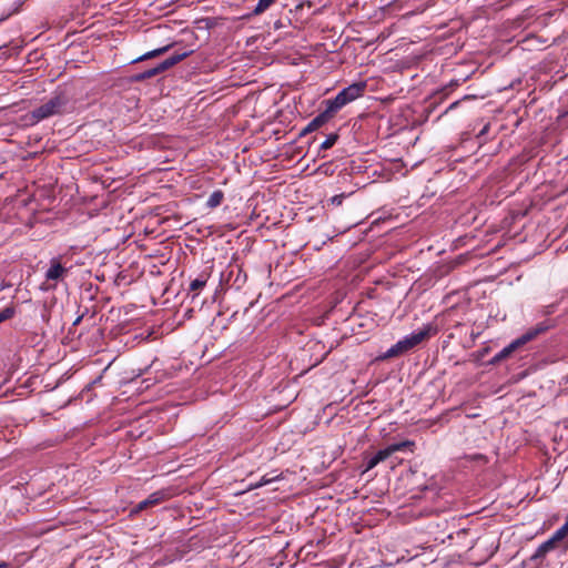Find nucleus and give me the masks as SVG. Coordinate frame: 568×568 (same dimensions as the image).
Wrapping results in <instances>:
<instances>
[{
	"label": "nucleus",
	"instance_id": "18",
	"mask_svg": "<svg viewBox=\"0 0 568 568\" xmlns=\"http://www.w3.org/2000/svg\"><path fill=\"white\" fill-rule=\"evenodd\" d=\"M14 314V310L12 307H6L4 310L0 311V323L11 318Z\"/></svg>",
	"mask_w": 568,
	"mask_h": 568
},
{
	"label": "nucleus",
	"instance_id": "16",
	"mask_svg": "<svg viewBox=\"0 0 568 568\" xmlns=\"http://www.w3.org/2000/svg\"><path fill=\"white\" fill-rule=\"evenodd\" d=\"M338 135L336 133L329 134L326 140L321 144V150L331 149L337 141Z\"/></svg>",
	"mask_w": 568,
	"mask_h": 568
},
{
	"label": "nucleus",
	"instance_id": "3",
	"mask_svg": "<svg viewBox=\"0 0 568 568\" xmlns=\"http://www.w3.org/2000/svg\"><path fill=\"white\" fill-rule=\"evenodd\" d=\"M568 535V524L560 527L558 530H556L552 536L542 542L535 551V554L531 556V560H542L546 555L555 549H558L561 544L564 542L565 538Z\"/></svg>",
	"mask_w": 568,
	"mask_h": 568
},
{
	"label": "nucleus",
	"instance_id": "23",
	"mask_svg": "<svg viewBox=\"0 0 568 568\" xmlns=\"http://www.w3.org/2000/svg\"><path fill=\"white\" fill-rule=\"evenodd\" d=\"M0 568H10V565L8 562L1 561Z\"/></svg>",
	"mask_w": 568,
	"mask_h": 568
},
{
	"label": "nucleus",
	"instance_id": "11",
	"mask_svg": "<svg viewBox=\"0 0 568 568\" xmlns=\"http://www.w3.org/2000/svg\"><path fill=\"white\" fill-rule=\"evenodd\" d=\"M519 348H520V346L517 344L516 339L513 341L509 345L504 347L499 353H497L494 356L493 363H499V362L506 359L507 357H509L514 352H516Z\"/></svg>",
	"mask_w": 568,
	"mask_h": 568
},
{
	"label": "nucleus",
	"instance_id": "19",
	"mask_svg": "<svg viewBox=\"0 0 568 568\" xmlns=\"http://www.w3.org/2000/svg\"><path fill=\"white\" fill-rule=\"evenodd\" d=\"M398 356L396 349L394 348V346H392L381 358L382 359H387V358H392V357H396Z\"/></svg>",
	"mask_w": 568,
	"mask_h": 568
},
{
	"label": "nucleus",
	"instance_id": "13",
	"mask_svg": "<svg viewBox=\"0 0 568 568\" xmlns=\"http://www.w3.org/2000/svg\"><path fill=\"white\" fill-rule=\"evenodd\" d=\"M224 200V193L221 191V190H216L214 191L207 199V202H206V205L207 207L210 209H215L219 205H221V203L223 202Z\"/></svg>",
	"mask_w": 568,
	"mask_h": 568
},
{
	"label": "nucleus",
	"instance_id": "7",
	"mask_svg": "<svg viewBox=\"0 0 568 568\" xmlns=\"http://www.w3.org/2000/svg\"><path fill=\"white\" fill-rule=\"evenodd\" d=\"M190 53H191V51H184L182 53H175V54L169 57L168 59H165L164 61H162L161 63H159L155 68H152V69H149V70L144 71L139 78L140 79L153 78L156 74H159V73L170 69L171 67L175 65L176 63H179L180 61L185 59Z\"/></svg>",
	"mask_w": 568,
	"mask_h": 568
},
{
	"label": "nucleus",
	"instance_id": "6",
	"mask_svg": "<svg viewBox=\"0 0 568 568\" xmlns=\"http://www.w3.org/2000/svg\"><path fill=\"white\" fill-rule=\"evenodd\" d=\"M68 275V268L61 264L60 258L54 257L50 260L49 268L45 272V288H54L59 281H62Z\"/></svg>",
	"mask_w": 568,
	"mask_h": 568
},
{
	"label": "nucleus",
	"instance_id": "1",
	"mask_svg": "<svg viewBox=\"0 0 568 568\" xmlns=\"http://www.w3.org/2000/svg\"><path fill=\"white\" fill-rule=\"evenodd\" d=\"M364 90L365 84L362 82L348 85L334 99H328L323 102L326 105L323 113L328 118V120H331L343 106L359 98L364 93Z\"/></svg>",
	"mask_w": 568,
	"mask_h": 568
},
{
	"label": "nucleus",
	"instance_id": "4",
	"mask_svg": "<svg viewBox=\"0 0 568 568\" xmlns=\"http://www.w3.org/2000/svg\"><path fill=\"white\" fill-rule=\"evenodd\" d=\"M413 445H414L413 442L404 440L400 443L392 444V445L387 446L386 448L378 450L373 457H371L367 460L366 470L373 469L375 466H377L379 463L389 458L396 452H402Z\"/></svg>",
	"mask_w": 568,
	"mask_h": 568
},
{
	"label": "nucleus",
	"instance_id": "20",
	"mask_svg": "<svg viewBox=\"0 0 568 568\" xmlns=\"http://www.w3.org/2000/svg\"><path fill=\"white\" fill-rule=\"evenodd\" d=\"M343 200H344V194H338V195L333 196L331 201L335 205H341L343 203Z\"/></svg>",
	"mask_w": 568,
	"mask_h": 568
},
{
	"label": "nucleus",
	"instance_id": "5",
	"mask_svg": "<svg viewBox=\"0 0 568 568\" xmlns=\"http://www.w3.org/2000/svg\"><path fill=\"white\" fill-rule=\"evenodd\" d=\"M413 445H414L413 442L404 440L400 443L392 444V445L387 446L386 448L378 450L373 457H371L367 460L366 470L373 469L375 466H377L379 463L389 458L396 452H402Z\"/></svg>",
	"mask_w": 568,
	"mask_h": 568
},
{
	"label": "nucleus",
	"instance_id": "12",
	"mask_svg": "<svg viewBox=\"0 0 568 568\" xmlns=\"http://www.w3.org/2000/svg\"><path fill=\"white\" fill-rule=\"evenodd\" d=\"M544 331H545V328L542 326H539V327H536V328H530L524 335H521L520 337L516 338V342L521 347L525 344H527L528 342L532 341L539 333H541Z\"/></svg>",
	"mask_w": 568,
	"mask_h": 568
},
{
	"label": "nucleus",
	"instance_id": "9",
	"mask_svg": "<svg viewBox=\"0 0 568 568\" xmlns=\"http://www.w3.org/2000/svg\"><path fill=\"white\" fill-rule=\"evenodd\" d=\"M166 497L168 494L162 490L154 491L146 499L140 501L133 511L139 513L149 507L155 506L166 499Z\"/></svg>",
	"mask_w": 568,
	"mask_h": 568
},
{
	"label": "nucleus",
	"instance_id": "14",
	"mask_svg": "<svg viewBox=\"0 0 568 568\" xmlns=\"http://www.w3.org/2000/svg\"><path fill=\"white\" fill-rule=\"evenodd\" d=\"M209 275L207 274H201L199 277L193 280L190 284V291H200L202 290L206 282H207Z\"/></svg>",
	"mask_w": 568,
	"mask_h": 568
},
{
	"label": "nucleus",
	"instance_id": "2",
	"mask_svg": "<svg viewBox=\"0 0 568 568\" xmlns=\"http://www.w3.org/2000/svg\"><path fill=\"white\" fill-rule=\"evenodd\" d=\"M67 97L62 93H57L40 106L36 108L31 112V116L36 122H39L41 120L59 114L67 105Z\"/></svg>",
	"mask_w": 568,
	"mask_h": 568
},
{
	"label": "nucleus",
	"instance_id": "22",
	"mask_svg": "<svg viewBox=\"0 0 568 568\" xmlns=\"http://www.w3.org/2000/svg\"><path fill=\"white\" fill-rule=\"evenodd\" d=\"M270 481H271V479H265V478H263V479L261 480V483H258V484L256 485V487L262 486V485H266V484H268Z\"/></svg>",
	"mask_w": 568,
	"mask_h": 568
},
{
	"label": "nucleus",
	"instance_id": "15",
	"mask_svg": "<svg viewBox=\"0 0 568 568\" xmlns=\"http://www.w3.org/2000/svg\"><path fill=\"white\" fill-rule=\"evenodd\" d=\"M277 0H258L256 7L253 10V13L258 16L265 12L271 6H273Z\"/></svg>",
	"mask_w": 568,
	"mask_h": 568
},
{
	"label": "nucleus",
	"instance_id": "21",
	"mask_svg": "<svg viewBox=\"0 0 568 568\" xmlns=\"http://www.w3.org/2000/svg\"><path fill=\"white\" fill-rule=\"evenodd\" d=\"M393 346H394V348L396 349V352H397L398 356L405 353V352H404V349L402 348V345L399 344V342H397V343H396L395 345H393Z\"/></svg>",
	"mask_w": 568,
	"mask_h": 568
},
{
	"label": "nucleus",
	"instance_id": "10",
	"mask_svg": "<svg viewBox=\"0 0 568 568\" xmlns=\"http://www.w3.org/2000/svg\"><path fill=\"white\" fill-rule=\"evenodd\" d=\"M329 120L328 118L322 112L317 116H315L300 133L301 136L314 132L321 126H323L325 123H327Z\"/></svg>",
	"mask_w": 568,
	"mask_h": 568
},
{
	"label": "nucleus",
	"instance_id": "17",
	"mask_svg": "<svg viewBox=\"0 0 568 568\" xmlns=\"http://www.w3.org/2000/svg\"><path fill=\"white\" fill-rule=\"evenodd\" d=\"M166 50H168V47L155 49L153 51H150V52L145 53L144 55H142L138 60L140 61V60H145V59H151V58L158 57V55L164 53Z\"/></svg>",
	"mask_w": 568,
	"mask_h": 568
},
{
	"label": "nucleus",
	"instance_id": "8",
	"mask_svg": "<svg viewBox=\"0 0 568 568\" xmlns=\"http://www.w3.org/2000/svg\"><path fill=\"white\" fill-rule=\"evenodd\" d=\"M427 336H428V331L423 329V331L414 333L409 336H406L405 338H403L398 342L402 345V348L404 349V352L406 353L409 349L417 346L418 344H420L425 338H427Z\"/></svg>",
	"mask_w": 568,
	"mask_h": 568
}]
</instances>
